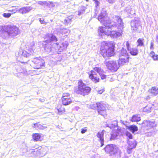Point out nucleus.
<instances>
[{"label": "nucleus", "instance_id": "nucleus-1", "mask_svg": "<svg viewBox=\"0 0 158 158\" xmlns=\"http://www.w3.org/2000/svg\"><path fill=\"white\" fill-rule=\"evenodd\" d=\"M108 17V14L106 11L102 12L98 15V19L106 27L109 28L117 27L123 29V19L118 15H115L113 17L111 21L110 19H106Z\"/></svg>", "mask_w": 158, "mask_h": 158}, {"label": "nucleus", "instance_id": "nucleus-2", "mask_svg": "<svg viewBox=\"0 0 158 158\" xmlns=\"http://www.w3.org/2000/svg\"><path fill=\"white\" fill-rule=\"evenodd\" d=\"M115 44L112 41H104L101 43L100 53L104 58L114 56Z\"/></svg>", "mask_w": 158, "mask_h": 158}, {"label": "nucleus", "instance_id": "nucleus-3", "mask_svg": "<svg viewBox=\"0 0 158 158\" xmlns=\"http://www.w3.org/2000/svg\"><path fill=\"white\" fill-rule=\"evenodd\" d=\"M99 74L102 80L105 79L106 76L104 73L105 72L101 68L95 67L93 68V70H91L87 73L89 78L93 82L97 83L100 81L99 76L96 73Z\"/></svg>", "mask_w": 158, "mask_h": 158}, {"label": "nucleus", "instance_id": "nucleus-4", "mask_svg": "<svg viewBox=\"0 0 158 158\" xmlns=\"http://www.w3.org/2000/svg\"><path fill=\"white\" fill-rule=\"evenodd\" d=\"M91 90V88L85 84L81 80H79L77 88L75 89V92L77 94L82 96L87 95Z\"/></svg>", "mask_w": 158, "mask_h": 158}, {"label": "nucleus", "instance_id": "nucleus-5", "mask_svg": "<svg viewBox=\"0 0 158 158\" xmlns=\"http://www.w3.org/2000/svg\"><path fill=\"white\" fill-rule=\"evenodd\" d=\"M112 28L106 27L105 28L102 26H100L98 27V31L100 35H106L113 37L117 36V32L115 31L111 30Z\"/></svg>", "mask_w": 158, "mask_h": 158}, {"label": "nucleus", "instance_id": "nucleus-6", "mask_svg": "<svg viewBox=\"0 0 158 158\" xmlns=\"http://www.w3.org/2000/svg\"><path fill=\"white\" fill-rule=\"evenodd\" d=\"M129 61V55L127 50L123 48L121 50L120 56L118 60V64L120 65H123L128 63Z\"/></svg>", "mask_w": 158, "mask_h": 158}, {"label": "nucleus", "instance_id": "nucleus-7", "mask_svg": "<svg viewBox=\"0 0 158 158\" xmlns=\"http://www.w3.org/2000/svg\"><path fill=\"white\" fill-rule=\"evenodd\" d=\"M4 31L8 35L15 36L18 34L19 28L16 26L9 25L5 27Z\"/></svg>", "mask_w": 158, "mask_h": 158}, {"label": "nucleus", "instance_id": "nucleus-8", "mask_svg": "<svg viewBox=\"0 0 158 158\" xmlns=\"http://www.w3.org/2000/svg\"><path fill=\"white\" fill-rule=\"evenodd\" d=\"M103 149L106 153L110 154V156L115 154L119 150L118 148L116 145L112 144H107Z\"/></svg>", "mask_w": 158, "mask_h": 158}, {"label": "nucleus", "instance_id": "nucleus-9", "mask_svg": "<svg viewBox=\"0 0 158 158\" xmlns=\"http://www.w3.org/2000/svg\"><path fill=\"white\" fill-rule=\"evenodd\" d=\"M96 104L98 114L103 116H106L107 113L106 110V105L103 102H98Z\"/></svg>", "mask_w": 158, "mask_h": 158}, {"label": "nucleus", "instance_id": "nucleus-10", "mask_svg": "<svg viewBox=\"0 0 158 158\" xmlns=\"http://www.w3.org/2000/svg\"><path fill=\"white\" fill-rule=\"evenodd\" d=\"M33 63V66L35 69H40L43 68L45 67V62L42 58H35L32 60Z\"/></svg>", "mask_w": 158, "mask_h": 158}, {"label": "nucleus", "instance_id": "nucleus-11", "mask_svg": "<svg viewBox=\"0 0 158 158\" xmlns=\"http://www.w3.org/2000/svg\"><path fill=\"white\" fill-rule=\"evenodd\" d=\"M70 94L68 92L63 93L61 98L62 103L63 105L67 106L73 102V100L70 97Z\"/></svg>", "mask_w": 158, "mask_h": 158}, {"label": "nucleus", "instance_id": "nucleus-12", "mask_svg": "<svg viewBox=\"0 0 158 158\" xmlns=\"http://www.w3.org/2000/svg\"><path fill=\"white\" fill-rule=\"evenodd\" d=\"M106 65L107 68L112 71H116L119 68L116 61L111 60L106 63Z\"/></svg>", "mask_w": 158, "mask_h": 158}, {"label": "nucleus", "instance_id": "nucleus-13", "mask_svg": "<svg viewBox=\"0 0 158 158\" xmlns=\"http://www.w3.org/2000/svg\"><path fill=\"white\" fill-rule=\"evenodd\" d=\"M48 38L49 39L48 40L44 41L43 42L47 44H48L52 42H56L57 41V38L54 35H52L50 37L49 34H46L45 35L44 38L45 39Z\"/></svg>", "mask_w": 158, "mask_h": 158}, {"label": "nucleus", "instance_id": "nucleus-14", "mask_svg": "<svg viewBox=\"0 0 158 158\" xmlns=\"http://www.w3.org/2000/svg\"><path fill=\"white\" fill-rule=\"evenodd\" d=\"M141 124L143 127H148L149 128L155 127L156 126L154 122L150 121L147 120H144Z\"/></svg>", "mask_w": 158, "mask_h": 158}, {"label": "nucleus", "instance_id": "nucleus-15", "mask_svg": "<svg viewBox=\"0 0 158 158\" xmlns=\"http://www.w3.org/2000/svg\"><path fill=\"white\" fill-rule=\"evenodd\" d=\"M104 130L101 132H99L97 134V136L99 139V141L101 143V147H102L104 145Z\"/></svg>", "mask_w": 158, "mask_h": 158}, {"label": "nucleus", "instance_id": "nucleus-16", "mask_svg": "<svg viewBox=\"0 0 158 158\" xmlns=\"http://www.w3.org/2000/svg\"><path fill=\"white\" fill-rule=\"evenodd\" d=\"M127 143L128 145L127 147L130 149H133L135 148L137 143V142L134 139L131 140H127Z\"/></svg>", "mask_w": 158, "mask_h": 158}, {"label": "nucleus", "instance_id": "nucleus-17", "mask_svg": "<svg viewBox=\"0 0 158 158\" xmlns=\"http://www.w3.org/2000/svg\"><path fill=\"white\" fill-rule=\"evenodd\" d=\"M153 107L154 105L153 104H148L143 108V111L145 112L149 113L153 110Z\"/></svg>", "mask_w": 158, "mask_h": 158}, {"label": "nucleus", "instance_id": "nucleus-18", "mask_svg": "<svg viewBox=\"0 0 158 158\" xmlns=\"http://www.w3.org/2000/svg\"><path fill=\"white\" fill-rule=\"evenodd\" d=\"M32 136L33 140L35 142L40 141L42 140L41 134L38 133H33Z\"/></svg>", "mask_w": 158, "mask_h": 158}, {"label": "nucleus", "instance_id": "nucleus-19", "mask_svg": "<svg viewBox=\"0 0 158 158\" xmlns=\"http://www.w3.org/2000/svg\"><path fill=\"white\" fill-rule=\"evenodd\" d=\"M56 109L57 111V114H62L64 113L65 111L64 107L61 104L58 105Z\"/></svg>", "mask_w": 158, "mask_h": 158}, {"label": "nucleus", "instance_id": "nucleus-20", "mask_svg": "<svg viewBox=\"0 0 158 158\" xmlns=\"http://www.w3.org/2000/svg\"><path fill=\"white\" fill-rule=\"evenodd\" d=\"M148 92L152 96H155L158 94V88L155 86L152 87L149 89Z\"/></svg>", "mask_w": 158, "mask_h": 158}, {"label": "nucleus", "instance_id": "nucleus-21", "mask_svg": "<svg viewBox=\"0 0 158 158\" xmlns=\"http://www.w3.org/2000/svg\"><path fill=\"white\" fill-rule=\"evenodd\" d=\"M141 120L140 116L139 114H136L133 115L131 117V121L132 122H137Z\"/></svg>", "mask_w": 158, "mask_h": 158}, {"label": "nucleus", "instance_id": "nucleus-22", "mask_svg": "<svg viewBox=\"0 0 158 158\" xmlns=\"http://www.w3.org/2000/svg\"><path fill=\"white\" fill-rule=\"evenodd\" d=\"M129 53L132 56H136L139 53V51L137 48H133L130 49Z\"/></svg>", "mask_w": 158, "mask_h": 158}, {"label": "nucleus", "instance_id": "nucleus-23", "mask_svg": "<svg viewBox=\"0 0 158 158\" xmlns=\"http://www.w3.org/2000/svg\"><path fill=\"white\" fill-rule=\"evenodd\" d=\"M127 128L132 133L137 131L138 130V127L135 125H131L127 127Z\"/></svg>", "mask_w": 158, "mask_h": 158}, {"label": "nucleus", "instance_id": "nucleus-24", "mask_svg": "<svg viewBox=\"0 0 158 158\" xmlns=\"http://www.w3.org/2000/svg\"><path fill=\"white\" fill-rule=\"evenodd\" d=\"M149 55L154 60H158V55L156 54L154 51H151Z\"/></svg>", "mask_w": 158, "mask_h": 158}, {"label": "nucleus", "instance_id": "nucleus-25", "mask_svg": "<svg viewBox=\"0 0 158 158\" xmlns=\"http://www.w3.org/2000/svg\"><path fill=\"white\" fill-rule=\"evenodd\" d=\"M33 127L37 130L42 129L44 128V126L40 124L39 123H34Z\"/></svg>", "mask_w": 158, "mask_h": 158}, {"label": "nucleus", "instance_id": "nucleus-26", "mask_svg": "<svg viewBox=\"0 0 158 158\" xmlns=\"http://www.w3.org/2000/svg\"><path fill=\"white\" fill-rule=\"evenodd\" d=\"M144 39L139 38L137 40L138 43L137 46H144Z\"/></svg>", "mask_w": 158, "mask_h": 158}, {"label": "nucleus", "instance_id": "nucleus-27", "mask_svg": "<svg viewBox=\"0 0 158 158\" xmlns=\"http://www.w3.org/2000/svg\"><path fill=\"white\" fill-rule=\"evenodd\" d=\"M43 150L42 149L41 146H39L37 148H35L34 151L32 152L34 153V152H36V154H39L41 153L43 151Z\"/></svg>", "mask_w": 158, "mask_h": 158}, {"label": "nucleus", "instance_id": "nucleus-28", "mask_svg": "<svg viewBox=\"0 0 158 158\" xmlns=\"http://www.w3.org/2000/svg\"><path fill=\"white\" fill-rule=\"evenodd\" d=\"M8 11L11 12V15L16 13L18 11V9L16 6H12L11 8L8 10Z\"/></svg>", "mask_w": 158, "mask_h": 158}, {"label": "nucleus", "instance_id": "nucleus-29", "mask_svg": "<svg viewBox=\"0 0 158 158\" xmlns=\"http://www.w3.org/2000/svg\"><path fill=\"white\" fill-rule=\"evenodd\" d=\"M18 11L22 14L26 13L28 12L27 8L26 7H23L18 10Z\"/></svg>", "mask_w": 158, "mask_h": 158}, {"label": "nucleus", "instance_id": "nucleus-30", "mask_svg": "<svg viewBox=\"0 0 158 158\" xmlns=\"http://www.w3.org/2000/svg\"><path fill=\"white\" fill-rule=\"evenodd\" d=\"M126 135L127 137V140L132 139L133 138L132 135L129 132H127L126 133Z\"/></svg>", "mask_w": 158, "mask_h": 158}, {"label": "nucleus", "instance_id": "nucleus-31", "mask_svg": "<svg viewBox=\"0 0 158 158\" xmlns=\"http://www.w3.org/2000/svg\"><path fill=\"white\" fill-rule=\"evenodd\" d=\"M22 55H23L24 56L27 57L30 54L29 53L26 52L25 50H23L22 53Z\"/></svg>", "mask_w": 158, "mask_h": 158}, {"label": "nucleus", "instance_id": "nucleus-32", "mask_svg": "<svg viewBox=\"0 0 158 158\" xmlns=\"http://www.w3.org/2000/svg\"><path fill=\"white\" fill-rule=\"evenodd\" d=\"M70 30L66 28H64L63 29L62 31V33L64 34L69 33H70Z\"/></svg>", "mask_w": 158, "mask_h": 158}, {"label": "nucleus", "instance_id": "nucleus-33", "mask_svg": "<svg viewBox=\"0 0 158 158\" xmlns=\"http://www.w3.org/2000/svg\"><path fill=\"white\" fill-rule=\"evenodd\" d=\"M11 15V14L10 13H4L3 14V16L5 18H8Z\"/></svg>", "mask_w": 158, "mask_h": 158}, {"label": "nucleus", "instance_id": "nucleus-34", "mask_svg": "<svg viewBox=\"0 0 158 158\" xmlns=\"http://www.w3.org/2000/svg\"><path fill=\"white\" fill-rule=\"evenodd\" d=\"M39 20L41 24H46L47 23V22H46L45 21L44 19L43 18H40L39 19Z\"/></svg>", "mask_w": 158, "mask_h": 158}, {"label": "nucleus", "instance_id": "nucleus-35", "mask_svg": "<svg viewBox=\"0 0 158 158\" xmlns=\"http://www.w3.org/2000/svg\"><path fill=\"white\" fill-rule=\"evenodd\" d=\"M126 46L127 47V50L128 51H129L130 49V43L128 41H127L126 43Z\"/></svg>", "mask_w": 158, "mask_h": 158}, {"label": "nucleus", "instance_id": "nucleus-36", "mask_svg": "<svg viewBox=\"0 0 158 158\" xmlns=\"http://www.w3.org/2000/svg\"><path fill=\"white\" fill-rule=\"evenodd\" d=\"M87 131V127H85L83 128H82L81 129V132L82 134H84Z\"/></svg>", "mask_w": 158, "mask_h": 158}, {"label": "nucleus", "instance_id": "nucleus-37", "mask_svg": "<svg viewBox=\"0 0 158 158\" xmlns=\"http://www.w3.org/2000/svg\"><path fill=\"white\" fill-rule=\"evenodd\" d=\"M150 49H154V43L153 42H151L150 43Z\"/></svg>", "mask_w": 158, "mask_h": 158}, {"label": "nucleus", "instance_id": "nucleus-38", "mask_svg": "<svg viewBox=\"0 0 158 158\" xmlns=\"http://www.w3.org/2000/svg\"><path fill=\"white\" fill-rule=\"evenodd\" d=\"M132 149H133L129 148H128V147H127V153H128V154L131 153L132 152Z\"/></svg>", "mask_w": 158, "mask_h": 158}, {"label": "nucleus", "instance_id": "nucleus-39", "mask_svg": "<svg viewBox=\"0 0 158 158\" xmlns=\"http://www.w3.org/2000/svg\"><path fill=\"white\" fill-rule=\"evenodd\" d=\"M104 91V89H100V90H99L98 91V93L99 94H102V93Z\"/></svg>", "mask_w": 158, "mask_h": 158}, {"label": "nucleus", "instance_id": "nucleus-40", "mask_svg": "<svg viewBox=\"0 0 158 158\" xmlns=\"http://www.w3.org/2000/svg\"><path fill=\"white\" fill-rule=\"evenodd\" d=\"M94 1L95 2V3L96 4V6H98L99 4V2L97 0H94Z\"/></svg>", "mask_w": 158, "mask_h": 158}, {"label": "nucleus", "instance_id": "nucleus-41", "mask_svg": "<svg viewBox=\"0 0 158 158\" xmlns=\"http://www.w3.org/2000/svg\"><path fill=\"white\" fill-rule=\"evenodd\" d=\"M151 98V97L149 95H148L146 97V99H149Z\"/></svg>", "mask_w": 158, "mask_h": 158}, {"label": "nucleus", "instance_id": "nucleus-42", "mask_svg": "<svg viewBox=\"0 0 158 158\" xmlns=\"http://www.w3.org/2000/svg\"><path fill=\"white\" fill-rule=\"evenodd\" d=\"M68 20L70 21H71V19H65L64 20V21L65 23H67Z\"/></svg>", "mask_w": 158, "mask_h": 158}, {"label": "nucleus", "instance_id": "nucleus-43", "mask_svg": "<svg viewBox=\"0 0 158 158\" xmlns=\"http://www.w3.org/2000/svg\"><path fill=\"white\" fill-rule=\"evenodd\" d=\"M81 11H79L78 12V15H81Z\"/></svg>", "mask_w": 158, "mask_h": 158}, {"label": "nucleus", "instance_id": "nucleus-44", "mask_svg": "<svg viewBox=\"0 0 158 158\" xmlns=\"http://www.w3.org/2000/svg\"><path fill=\"white\" fill-rule=\"evenodd\" d=\"M33 49L32 48L30 49V51L31 52V51H33Z\"/></svg>", "mask_w": 158, "mask_h": 158}, {"label": "nucleus", "instance_id": "nucleus-45", "mask_svg": "<svg viewBox=\"0 0 158 158\" xmlns=\"http://www.w3.org/2000/svg\"><path fill=\"white\" fill-rule=\"evenodd\" d=\"M110 139H113V138L112 137V136H111V137L110 138Z\"/></svg>", "mask_w": 158, "mask_h": 158}, {"label": "nucleus", "instance_id": "nucleus-46", "mask_svg": "<svg viewBox=\"0 0 158 158\" xmlns=\"http://www.w3.org/2000/svg\"><path fill=\"white\" fill-rule=\"evenodd\" d=\"M21 63H25L26 62H21Z\"/></svg>", "mask_w": 158, "mask_h": 158}, {"label": "nucleus", "instance_id": "nucleus-47", "mask_svg": "<svg viewBox=\"0 0 158 158\" xmlns=\"http://www.w3.org/2000/svg\"><path fill=\"white\" fill-rule=\"evenodd\" d=\"M86 1L87 2H88V0H86Z\"/></svg>", "mask_w": 158, "mask_h": 158}]
</instances>
